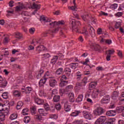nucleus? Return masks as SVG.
Listing matches in <instances>:
<instances>
[{"label":"nucleus","instance_id":"nucleus-33","mask_svg":"<svg viewBox=\"0 0 124 124\" xmlns=\"http://www.w3.org/2000/svg\"><path fill=\"white\" fill-rule=\"evenodd\" d=\"M23 105H24V103H23V102L21 101H18L16 105L17 110H20V109H21V108H22L23 107Z\"/></svg>","mask_w":124,"mask_h":124},{"label":"nucleus","instance_id":"nucleus-38","mask_svg":"<svg viewBox=\"0 0 124 124\" xmlns=\"http://www.w3.org/2000/svg\"><path fill=\"white\" fill-rule=\"evenodd\" d=\"M61 98V97L59 95H55L53 96V101L54 102H58V101H60V99Z\"/></svg>","mask_w":124,"mask_h":124},{"label":"nucleus","instance_id":"nucleus-25","mask_svg":"<svg viewBox=\"0 0 124 124\" xmlns=\"http://www.w3.org/2000/svg\"><path fill=\"white\" fill-rule=\"evenodd\" d=\"M43 73H44V70L41 68L40 70L38 72L37 75L36 76L37 79H40L41 77H42Z\"/></svg>","mask_w":124,"mask_h":124},{"label":"nucleus","instance_id":"nucleus-37","mask_svg":"<svg viewBox=\"0 0 124 124\" xmlns=\"http://www.w3.org/2000/svg\"><path fill=\"white\" fill-rule=\"evenodd\" d=\"M68 83V81H62L61 80V82L59 84L60 87H65L66 86V84Z\"/></svg>","mask_w":124,"mask_h":124},{"label":"nucleus","instance_id":"nucleus-18","mask_svg":"<svg viewBox=\"0 0 124 124\" xmlns=\"http://www.w3.org/2000/svg\"><path fill=\"white\" fill-rule=\"evenodd\" d=\"M22 9H26V7L23 3L19 4L18 6L16 7L15 11L16 12H20Z\"/></svg>","mask_w":124,"mask_h":124},{"label":"nucleus","instance_id":"nucleus-42","mask_svg":"<svg viewBox=\"0 0 124 124\" xmlns=\"http://www.w3.org/2000/svg\"><path fill=\"white\" fill-rule=\"evenodd\" d=\"M116 119L115 118H110L108 120L107 123L108 124H114Z\"/></svg>","mask_w":124,"mask_h":124},{"label":"nucleus","instance_id":"nucleus-17","mask_svg":"<svg viewBox=\"0 0 124 124\" xmlns=\"http://www.w3.org/2000/svg\"><path fill=\"white\" fill-rule=\"evenodd\" d=\"M100 93V91H99V90L98 89H94L91 95L92 97L93 98H96L97 96H98V93Z\"/></svg>","mask_w":124,"mask_h":124},{"label":"nucleus","instance_id":"nucleus-40","mask_svg":"<svg viewBox=\"0 0 124 124\" xmlns=\"http://www.w3.org/2000/svg\"><path fill=\"white\" fill-rule=\"evenodd\" d=\"M18 117V115L17 114V113H13L11 115L10 117V120H15V119H17Z\"/></svg>","mask_w":124,"mask_h":124},{"label":"nucleus","instance_id":"nucleus-34","mask_svg":"<svg viewBox=\"0 0 124 124\" xmlns=\"http://www.w3.org/2000/svg\"><path fill=\"white\" fill-rule=\"evenodd\" d=\"M83 97L84 95L83 94H79L76 100V102H81V101H82Z\"/></svg>","mask_w":124,"mask_h":124},{"label":"nucleus","instance_id":"nucleus-16","mask_svg":"<svg viewBox=\"0 0 124 124\" xmlns=\"http://www.w3.org/2000/svg\"><path fill=\"white\" fill-rule=\"evenodd\" d=\"M46 47H44L43 45H40L36 47V51L38 54L41 53L43 51H45Z\"/></svg>","mask_w":124,"mask_h":124},{"label":"nucleus","instance_id":"nucleus-32","mask_svg":"<svg viewBox=\"0 0 124 124\" xmlns=\"http://www.w3.org/2000/svg\"><path fill=\"white\" fill-rule=\"evenodd\" d=\"M16 38L18 39H23V34L19 32H16L15 33Z\"/></svg>","mask_w":124,"mask_h":124},{"label":"nucleus","instance_id":"nucleus-52","mask_svg":"<svg viewBox=\"0 0 124 124\" xmlns=\"http://www.w3.org/2000/svg\"><path fill=\"white\" fill-rule=\"evenodd\" d=\"M13 68H14V69H17V68L18 69H21V67L20 66V65L17 64H14L13 65H12Z\"/></svg>","mask_w":124,"mask_h":124},{"label":"nucleus","instance_id":"nucleus-27","mask_svg":"<svg viewBox=\"0 0 124 124\" xmlns=\"http://www.w3.org/2000/svg\"><path fill=\"white\" fill-rule=\"evenodd\" d=\"M13 94L16 97H20L21 96V92L18 90H15L13 91Z\"/></svg>","mask_w":124,"mask_h":124},{"label":"nucleus","instance_id":"nucleus-22","mask_svg":"<svg viewBox=\"0 0 124 124\" xmlns=\"http://www.w3.org/2000/svg\"><path fill=\"white\" fill-rule=\"evenodd\" d=\"M116 110H108L106 112L107 116H108V117H113L114 116H116Z\"/></svg>","mask_w":124,"mask_h":124},{"label":"nucleus","instance_id":"nucleus-53","mask_svg":"<svg viewBox=\"0 0 124 124\" xmlns=\"http://www.w3.org/2000/svg\"><path fill=\"white\" fill-rule=\"evenodd\" d=\"M81 63H82L84 65H87L88 64V62H90V59L89 58H87L85 59V61L84 62H80Z\"/></svg>","mask_w":124,"mask_h":124},{"label":"nucleus","instance_id":"nucleus-13","mask_svg":"<svg viewBox=\"0 0 124 124\" xmlns=\"http://www.w3.org/2000/svg\"><path fill=\"white\" fill-rule=\"evenodd\" d=\"M2 82V84L0 85V88H5L7 85V81L4 78H2V77L0 76V82Z\"/></svg>","mask_w":124,"mask_h":124},{"label":"nucleus","instance_id":"nucleus-48","mask_svg":"<svg viewBox=\"0 0 124 124\" xmlns=\"http://www.w3.org/2000/svg\"><path fill=\"white\" fill-rule=\"evenodd\" d=\"M50 26H51V28H55L56 26H58V22L54 21L49 23Z\"/></svg>","mask_w":124,"mask_h":124},{"label":"nucleus","instance_id":"nucleus-9","mask_svg":"<svg viewBox=\"0 0 124 124\" xmlns=\"http://www.w3.org/2000/svg\"><path fill=\"white\" fill-rule=\"evenodd\" d=\"M110 101V96L109 95H107V96H104L101 101V104H106L109 103Z\"/></svg>","mask_w":124,"mask_h":124},{"label":"nucleus","instance_id":"nucleus-43","mask_svg":"<svg viewBox=\"0 0 124 124\" xmlns=\"http://www.w3.org/2000/svg\"><path fill=\"white\" fill-rule=\"evenodd\" d=\"M73 89V85H68L65 87V90H66V92H69L71 91Z\"/></svg>","mask_w":124,"mask_h":124},{"label":"nucleus","instance_id":"nucleus-63","mask_svg":"<svg viewBox=\"0 0 124 124\" xmlns=\"http://www.w3.org/2000/svg\"><path fill=\"white\" fill-rule=\"evenodd\" d=\"M115 16H116V17H121V16H123V13L118 12L117 13H116L115 15Z\"/></svg>","mask_w":124,"mask_h":124},{"label":"nucleus","instance_id":"nucleus-2","mask_svg":"<svg viewBox=\"0 0 124 124\" xmlns=\"http://www.w3.org/2000/svg\"><path fill=\"white\" fill-rule=\"evenodd\" d=\"M59 31V28H55L53 30H50L47 31L43 32L42 34V36L43 37H46V36H48L49 34H53V33H57Z\"/></svg>","mask_w":124,"mask_h":124},{"label":"nucleus","instance_id":"nucleus-57","mask_svg":"<svg viewBox=\"0 0 124 124\" xmlns=\"http://www.w3.org/2000/svg\"><path fill=\"white\" fill-rule=\"evenodd\" d=\"M34 31H35V29L34 28H31L29 29V32L31 33V34H33Z\"/></svg>","mask_w":124,"mask_h":124},{"label":"nucleus","instance_id":"nucleus-41","mask_svg":"<svg viewBox=\"0 0 124 124\" xmlns=\"http://www.w3.org/2000/svg\"><path fill=\"white\" fill-rule=\"evenodd\" d=\"M81 33L82 34H84V35H86V36L88 35V31L87 30V28H86V27H83Z\"/></svg>","mask_w":124,"mask_h":124},{"label":"nucleus","instance_id":"nucleus-55","mask_svg":"<svg viewBox=\"0 0 124 124\" xmlns=\"http://www.w3.org/2000/svg\"><path fill=\"white\" fill-rule=\"evenodd\" d=\"M22 16H30V13L27 11H23L21 13Z\"/></svg>","mask_w":124,"mask_h":124},{"label":"nucleus","instance_id":"nucleus-3","mask_svg":"<svg viewBox=\"0 0 124 124\" xmlns=\"http://www.w3.org/2000/svg\"><path fill=\"white\" fill-rule=\"evenodd\" d=\"M47 79L48 77H47L46 75H45L39 82V85L40 87H44V85H45L46 82H47Z\"/></svg>","mask_w":124,"mask_h":124},{"label":"nucleus","instance_id":"nucleus-7","mask_svg":"<svg viewBox=\"0 0 124 124\" xmlns=\"http://www.w3.org/2000/svg\"><path fill=\"white\" fill-rule=\"evenodd\" d=\"M70 9L73 12V14L75 16V18H77V19H79V15L76 13V11H77V7L75 5L74 6H71L70 7Z\"/></svg>","mask_w":124,"mask_h":124},{"label":"nucleus","instance_id":"nucleus-62","mask_svg":"<svg viewBox=\"0 0 124 124\" xmlns=\"http://www.w3.org/2000/svg\"><path fill=\"white\" fill-rule=\"evenodd\" d=\"M108 55L111 56V55H113V54H115V50L114 49H111V50H108Z\"/></svg>","mask_w":124,"mask_h":124},{"label":"nucleus","instance_id":"nucleus-8","mask_svg":"<svg viewBox=\"0 0 124 124\" xmlns=\"http://www.w3.org/2000/svg\"><path fill=\"white\" fill-rule=\"evenodd\" d=\"M82 115L85 119H87V120H92V115L91 113H90V112L84 110L82 112Z\"/></svg>","mask_w":124,"mask_h":124},{"label":"nucleus","instance_id":"nucleus-36","mask_svg":"<svg viewBox=\"0 0 124 124\" xmlns=\"http://www.w3.org/2000/svg\"><path fill=\"white\" fill-rule=\"evenodd\" d=\"M25 124H29L31 122V117L30 116H25L23 119Z\"/></svg>","mask_w":124,"mask_h":124},{"label":"nucleus","instance_id":"nucleus-61","mask_svg":"<svg viewBox=\"0 0 124 124\" xmlns=\"http://www.w3.org/2000/svg\"><path fill=\"white\" fill-rule=\"evenodd\" d=\"M121 26H122V23H121V22H116L115 25V29H119Z\"/></svg>","mask_w":124,"mask_h":124},{"label":"nucleus","instance_id":"nucleus-26","mask_svg":"<svg viewBox=\"0 0 124 124\" xmlns=\"http://www.w3.org/2000/svg\"><path fill=\"white\" fill-rule=\"evenodd\" d=\"M58 59H59V56L55 55L53 56L52 59L51 60L50 63H51L52 64H55V63L57 62Z\"/></svg>","mask_w":124,"mask_h":124},{"label":"nucleus","instance_id":"nucleus-50","mask_svg":"<svg viewBox=\"0 0 124 124\" xmlns=\"http://www.w3.org/2000/svg\"><path fill=\"white\" fill-rule=\"evenodd\" d=\"M54 107H55L57 110H61L62 109V106L60 103L57 104Z\"/></svg>","mask_w":124,"mask_h":124},{"label":"nucleus","instance_id":"nucleus-60","mask_svg":"<svg viewBox=\"0 0 124 124\" xmlns=\"http://www.w3.org/2000/svg\"><path fill=\"white\" fill-rule=\"evenodd\" d=\"M45 59H48L51 57V55L49 53L44 54L42 55Z\"/></svg>","mask_w":124,"mask_h":124},{"label":"nucleus","instance_id":"nucleus-54","mask_svg":"<svg viewBox=\"0 0 124 124\" xmlns=\"http://www.w3.org/2000/svg\"><path fill=\"white\" fill-rule=\"evenodd\" d=\"M40 21H41V22H45L46 23V17H45L44 16H41L40 17Z\"/></svg>","mask_w":124,"mask_h":124},{"label":"nucleus","instance_id":"nucleus-30","mask_svg":"<svg viewBox=\"0 0 124 124\" xmlns=\"http://www.w3.org/2000/svg\"><path fill=\"white\" fill-rule=\"evenodd\" d=\"M22 90H24V92L26 93H31V92L32 91V88L31 87H27L26 88V89H23L22 88Z\"/></svg>","mask_w":124,"mask_h":124},{"label":"nucleus","instance_id":"nucleus-59","mask_svg":"<svg viewBox=\"0 0 124 124\" xmlns=\"http://www.w3.org/2000/svg\"><path fill=\"white\" fill-rule=\"evenodd\" d=\"M39 95L40 96H46V93H44L43 91H40L39 92Z\"/></svg>","mask_w":124,"mask_h":124},{"label":"nucleus","instance_id":"nucleus-1","mask_svg":"<svg viewBox=\"0 0 124 124\" xmlns=\"http://www.w3.org/2000/svg\"><path fill=\"white\" fill-rule=\"evenodd\" d=\"M79 26H81V23L79 21H72L71 24V29L73 31L79 32Z\"/></svg>","mask_w":124,"mask_h":124},{"label":"nucleus","instance_id":"nucleus-64","mask_svg":"<svg viewBox=\"0 0 124 124\" xmlns=\"http://www.w3.org/2000/svg\"><path fill=\"white\" fill-rule=\"evenodd\" d=\"M121 101H124V92L122 93L121 97Z\"/></svg>","mask_w":124,"mask_h":124},{"label":"nucleus","instance_id":"nucleus-49","mask_svg":"<svg viewBox=\"0 0 124 124\" xmlns=\"http://www.w3.org/2000/svg\"><path fill=\"white\" fill-rule=\"evenodd\" d=\"M118 7V4H113L110 6V8L112 9V10H115Z\"/></svg>","mask_w":124,"mask_h":124},{"label":"nucleus","instance_id":"nucleus-6","mask_svg":"<svg viewBox=\"0 0 124 124\" xmlns=\"http://www.w3.org/2000/svg\"><path fill=\"white\" fill-rule=\"evenodd\" d=\"M40 7H41V5L37 4L35 3H33L32 6V8L33 9H35V10L32 13V14L33 15H35V13H36V12H37V11H38V10L40 9Z\"/></svg>","mask_w":124,"mask_h":124},{"label":"nucleus","instance_id":"nucleus-35","mask_svg":"<svg viewBox=\"0 0 124 124\" xmlns=\"http://www.w3.org/2000/svg\"><path fill=\"white\" fill-rule=\"evenodd\" d=\"M70 67L72 68V69H75L76 68H77L78 67V63H73L72 62L70 64Z\"/></svg>","mask_w":124,"mask_h":124},{"label":"nucleus","instance_id":"nucleus-15","mask_svg":"<svg viewBox=\"0 0 124 124\" xmlns=\"http://www.w3.org/2000/svg\"><path fill=\"white\" fill-rule=\"evenodd\" d=\"M63 72L65 74V75L68 77H69V76L71 75V69H70L69 67H65L64 69V70H63Z\"/></svg>","mask_w":124,"mask_h":124},{"label":"nucleus","instance_id":"nucleus-12","mask_svg":"<svg viewBox=\"0 0 124 124\" xmlns=\"http://www.w3.org/2000/svg\"><path fill=\"white\" fill-rule=\"evenodd\" d=\"M91 48L95 51H100L101 50V47H100V46L98 44H92L91 45Z\"/></svg>","mask_w":124,"mask_h":124},{"label":"nucleus","instance_id":"nucleus-23","mask_svg":"<svg viewBox=\"0 0 124 124\" xmlns=\"http://www.w3.org/2000/svg\"><path fill=\"white\" fill-rule=\"evenodd\" d=\"M70 105H68V102H66L64 104V109L65 112H69L71 109Z\"/></svg>","mask_w":124,"mask_h":124},{"label":"nucleus","instance_id":"nucleus-29","mask_svg":"<svg viewBox=\"0 0 124 124\" xmlns=\"http://www.w3.org/2000/svg\"><path fill=\"white\" fill-rule=\"evenodd\" d=\"M62 72H63V68L62 67L58 68L55 72V75H62Z\"/></svg>","mask_w":124,"mask_h":124},{"label":"nucleus","instance_id":"nucleus-4","mask_svg":"<svg viewBox=\"0 0 124 124\" xmlns=\"http://www.w3.org/2000/svg\"><path fill=\"white\" fill-rule=\"evenodd\" d=\"M50 79L49 80V85L50 87H52V88H54V87H56L57 86V84H58V81H57V80L55 79L54 78H49Z\"/></svg>","mask_w":124,"mask_h":124},{"label":"nucleus","instance_id":"nucleus-5","mask_svg":"<svg viewBox=\"0 0 124 124\" xmlns=\"http://www.w3.org/2000/svg\"><path fill=\"white\" fill-rule=\"evenodd\" d=\"M106 116H100L95 122V124H103L106 121Z\"/></svg>","mask_w":124,"mask_h":124},{"label":"nucleus","instance_id":"nucleus-21","mask_svg":"<svg viewBox=\"0 0 124 124\" xmlns=\"http://www.w3.org/2000/svg\"><path fill=\"white\" fill-rule=\"evenodd\" d=\"M119 94H120L119 91L113 92L111 95L112 99H116L117 98L119 97Z\"/></svg>","mask_w":124,"mask_h":124},{"label":"nucleus","instance_id":"nucleus-31","mask_svg":"<svg viewBox=\"0 0 124 124\" xmlns=\"http://www.w3.org/2000/svg\"><path fill=\"white\" fill-rule=\"evenodd\" d=\"M81 17L85 22H88V20H89V18H90V16H89V14H88L82 15H81Z\"/></svg>","mask_w":124,"mask_h":124},{"label":"nucleus","instance_id":"nucleus-24","mask_svg":"<svg viewBox=\"0 0 124 124\" xmlns=\"http://www.w3.org/2000/svg\"><path fill=\"white\" fill-rule=\"evenodd\" d=\"M89 33L91 34L92 37H94L95 36V31L92 26L89 27Z\"/></svg>","mask_w":124,"mask_h":124},{"label":"nucleus","instance_id":"nucleus-20","mask_svg":"<svg viewBox=\"0 0 124 124\" xmlns=\"http://www.w3.org/2000/svg\"><path fill=\"white\" fill-rule=\"evenodd\" d=\"M35 102L38 105H42L44 103V100L43 99H40L38 97H35L34 98Z\"/></svg>","mask_w":124,"mask_h":124},{"label":"nucleus","instance_id":"nucleus-45","mask_svg":"<svg viewBox=\"0 0 124 124\" xmlns=\"http://www.w3.org/2000/svg\"><path fill=\"white\" fill-rule=\"evenodd\" d=\"M1 96L2 97H3L4 99H7L8 98V92L3 93Z\"/></svg>","mask_w":124,"mask_h":124},{"label":"nucleus","instance_id":"nucleus-10","mask_svg":"<svg viewBox=\"0 0 124 124\" xmlns=\"http://www.w3.org/2000/svg\"><path fill=\"white\" fill-rule=\"evenodd\" d=\"M97 86V81H92L90 83H89V86L88 87L89 91H92L93 90H94L95 89V87Z\"/></svg>","mask_w":124,"mask_h":124},{"label":"nucleus","instance_id":"nucleus-11","mask_svg":"<svg viewBox=\"0 0 124 124\" xmlns=\"http://www.w3.org/2000/svg\"><path fill=\"white\" fill-rule=\"evenodd\" d=\"M95 112L97 115L100 116V115H102V114H104V113H105V109L101 107H99L96 109Z\"/></svg>","mask_w":124,"mask_h":124},{"label":"nucleus","instance_id":"nucleus-28","mask_svg":"<svg viewBox=\"0 0 124 124\" xmlns=\"http://www.w3.org/2000/svg\"><path fill=\"white\" fill-rule=\"evenodd\" d=\"M76 75L77 77V81H80V80H81V79H82V73H81V72L80 71H78L76 73Z\"/></svg>","mask_w":124,"mask_h":124},{"label":"nucleus","instance_id":"nucleus-14","mask_svg":"<svg viewBox=\"0 0 124 124\" xmlns=\"http://www.w3.org/2000/svg\"><path fill=\"white\" fill-rule=\"evenodd\" d=\"M81 113H82V111L75 110L74 111L72 112L70 114V116H71V117H78V116L81 115Z\"/></svg>","mask_w":124,"mask_h":124},{"label":"nucleus","instance_id":"nucleus-19","mask_svg":"<svg viewBox=\"0 0 124 124\" xmlns=\"http://www.w3.org/2000/svg\"><path fill=\"white\" fill-rule=\"evenodd\" d=\"M124 111V106H119L117 107L116 108L115 112L117 114H121V113H123Z\"/></svg>","mask_w":124,"mask_h":124},{"label":"nucleus","instance_id":"nucleus-47","mask_svg":"<svg viewBox=\"0 0 124 124\" xmlns=\"http://www.w3.org/2000/svg\"><path fill=\"white\" fill-rule=\"evenodd\" d=\"M31 111L32 115H34L36 113V108L35 107H33L31 108Z\"/></svg>","mask_w":124,"mask_h":124},{"label":"nucleus","instance_id":"nucleus-58","mask_svg":"<svg viewBox=\"0 0 124 124\" xmlns=\"http://www.w3.org/2000/svg\"><path fill=\"white\" fill-rule=\"evenodd\" d=\"M41 116L39 114H37L36 115H35V119H36V120H38V121H41Z\"/></svg>","mask_w":124,"mask_h":124},{"label":"nucleus","instance_id":"nucleus-44","mask_svg":"<svg viewBox=\"0 0 124 124\" xmlns=\"http://www.w3.org/2000/svg\"><path fill=\"white\" fill-rule=\"evenodd\" d=\"M49 119H53L54 120H57L58 119V115L57 114H49Z\"/></svg>","mask_w":124,"mask_h":124},{"label":"nucleus","instance_id":"nucleus-56","mask_svg":"<svg viewBox=\"0 0 124 124\" xmlns=\"http://www.w3.org/2000/svg\"><path fill=\"white\" fill-rule=\"evenodd\" d=\"M60 80L61 81H65V80H67V78L66 77V75H62Z\"/></svg>","mask_w":124,"mask_h":124},{"label":"nucleus","instance_id":"nucleus-51","mask_svg":"<svg viewBox=\"0 0 124 124\" xmlns=\"http://www.w3.org/2000/svg\"><path fill=\"white\" fill-rule=\"evenodd\" d=\"M44 107L46 111H49V109H50V107L47 103L45 104L44 105Z\"/></svg>","mask_w":124,"mask_h":124},{"label":"nucleus","instance_id":"nucleus-39","mask_svg":"<svg viewBox=\"0 0 124 124\" xmlns=\"http://www.w3.org/2000/svg\"><path fill=\"white\" fill-rule=\"evenodd\" d=\"M0 120L1 122L5 121V115L3 112H0Z\"/></svg>","mask_w":124,"mask_h":124},{"label":"nucleus","instance_id":"nucleus-46","mask_svg":"<svg viewBox=\"0 0 124 124\" xmlns=\"http://www.w3.org/2000/svg\"><path fill=\"white\" fill-rule=\"evenodd\" d=\"M29 109L28 108H24L22 110V114L24 115V116H26V115L29 114Z\"/></svg>","mask_w":124,"mask_h":124}]
</instances>
